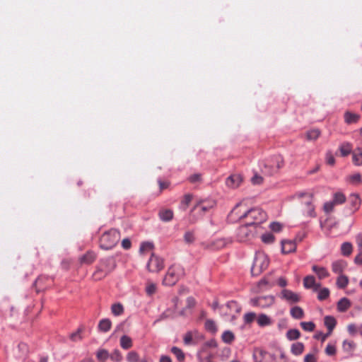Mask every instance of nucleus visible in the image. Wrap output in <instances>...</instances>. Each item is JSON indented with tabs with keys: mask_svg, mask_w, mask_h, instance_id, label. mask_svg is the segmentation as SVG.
Listing matches in <instances>:
<instances>
[{
	"mask_svg": "<svg viewBox=\"0 0 362 362\" xmlns=\"http://www.w3.org/2000/svg\"><path fill=\"white\" fill-rule=\"evenodd\" d=\"M164 267L163 259L152 254L147 264L149 272H158Z\"/></svg>",
	"mask_w": 362,
	"mask_h": 362,
	"instance_id": "obj_11",
	"label": "nucleus"
},
{
	"mask_svg": "<svg viewBox=\"0 0 362 362\" xmlns=\"http://www.w3.org/2000/svg\"><path fill=\"white\" fill-rule=\"evenodd\" d=\"M286 336L289 341H293L300 338V332L297 329H291L287 331Z\"/></svg>",
	"mask_w": 362,
	"mask_h": 362,
	"instance_id": "obj_38",
	"label": "nucleus"
},
{
	"mask_svg": "<svg viewBox=\"0 0 362 362\" xmlns=\"http://www.w3.org/2000/svg\"><path fill=\"white\" fill-rule=\"evenodd\" d=\"M284 165V161L281 156H274L266 160L261 167V172L267 176L274 175Z\"/></svg>",
	"mask_w": 362,
	"mask_h": 362,
	"instance_id": "obj_3",
	"label": "nucleus"
},
{
	"mask_svg": "<svg viewBox=\"0 0 362 362\" xmlns=\"http://www.w3.org/2000/svg\"><path fill=\"white\" fill-rule=\"evenodd\" d=\"M216 205V202L213 199L200 200L193 207L192 211L199 212V215L202 216L206 212L209 211Z\"/></svg>",
	"mask_w": 362,
	"mask_h": 362,
	"instance_id": "obj_10",
	"label": "nucleus"
},
{
	"mask_svg": "<svg viewBox=\"0 0 362 362\" xmlns=\"http://www.w3.org/2000/svg\"><path fill=\"white\" fill-rule=\"evenodd\" d=\"M312 270L317 274L319 279H323L329 276V273L327 269L322 267L313 265L312 267Z\"/></svg>",
	"mask_w": 362,
	"mask_h": 362,
	"instance_id": "obj_19",
	"label": "nucleus"
},
{
	"mask_svg": "<svg viewBox=\"0 0 362 362\" xmlns=\"http://www.w3.org/2000/svg\"><path fill=\"white\" fill-rule=\"evenodd\" d=\"M192 200V195L190 194H187L183 197L182 200L180 203V206L183 209V210H186L188 207L189 204Z\"/></svg>",
	"mask_w": 362,
	"mask_h": 362,
	"instance_id": "obj_47",
	"label": "nucleus"
},
{
	"mask_svg": "<svg viewBox=\"0 0 362 362\" xmlns=\"http://www.w3.org/2000/svg\"><path fill=\"white\" fill-rule=\"evenodd\" d=\"M195 240L194 233L193 231H187L184 235V240L187 244L192 243Z\"/></svg>",
	"mask_w": 362,
	"mask_h": 362,
	"instance_id": "obj_53",
	"label": "nucleus"
},
{
	"mask_svg": "<svg viewBox=\"0 0 362 362\" xmlns=\"http://www.w3.org/2000/svg\"><path fill=\"white\" fill-rule=\"evenodd\" d=\"M359 119V115L357 114L346 112L344 114V119L347 124L356 123Z\"/></svg>",
	"mask_w": 362,
	"mask_h": 362,
	"instance_id": "obj_39",
	"label": "nucleus"
},
{
	"mask_svg": "<svg viewBox=\"0 0 362 362\" xmlns=\"http://www.w3.org/2000/svg\"><path fill=\"white\" fill-rule=\"evenodd\" d=\"M156 291V286L154 284H153V283L148 284V285L146 286V291L148 295L151 296V295L154 294Z\"/></svg>",
	"mask_w": 362,
	"mask_h": 362,
	"instance_id": "obj_61",
	"label": "nucleus"
},
{
	"mask_svg": "<svg viewBox=\"0 0 362 362\" xmlns=\"http://www.w3.org/2000/svg\"><path fill=\"white\" fill-rule=\"evenodd\" d=\"M281 298L288 303L293 304L300 301L301 296L297 293H294L288 289H283L281 292Z\"/></svg>",
	"mask_w": 362,
	"mask_h": 362,
	"instance_id": "obj_12",
	"label": "nucleus"
},
{
	"mask_svg": "<svg viewBox=\"0 0 362 362\" xmlns=\"http://www.w3.org/2000/svg\"><path fill=\"white\" fill-rule=\"evenodd\" d=\"M110 358L112 361L115 362H120L122 359V356L120 351L117 349H115L113 353L110 356Z\"/></svg>",
	"mask_w": 362,
	"mask_h": 362,
	"instance_id": "obj_57",
	"label": "nucleus"
},
{
	"mask_svg": "<svg viewBox=\"0 0 362 362\" xmlns=\"http://www.w3.org/2000/svg\"><path fill=\"white\" fill-rule=\"evenodd\" d=\"M218 346L217 341L214 339H211L206 341L201 347V353H206L208 349L216 348Z\"/></svg>",
	"mask_w": 362,
	"mask_h": 362,
	"instance_id": "obj_36",
	"label": "nucleus"
},
{
	"mask_svg": "<svg viewBox=\"0 0 362 362\" xmlns=\"http://www.w3.org/2000/svg\"><path fill=\"white\" fill-rule=\"evenodd\" d=\"M347 267V263L344 260H337L332 264V270L334 273L342 274L343 272Z\"/></svg>",
	"mask_w": 362,
	"mask_h": 362,
	"instance_id": "obj_17",
	"label": "nucleus"
},
{
	"mask_svg": "<svg viewBox=\"0 0 362 362\" xmlns=\"http://www.w3.org/2000/svg\"><path fill=\"white\" fill-rule=\"evenodd\" d=\"M204 339V335L197 330L187 332L183 337V341L185 345L197 344Z\"/></svg>",
	"mask_w": 362,
	"mask_h": 362,
	"instance_id": "obj_8",
	"label": "nucleus"
},
{
	"mask_svg": "<svg viewBox=\"0 0 362 362\" xmlns=\"http://www.w3.org/2000/svg\"><path fill=\"white\" fill-rule=\"evenodd\" d=\"M352 161L356 165H362V148H357L352 153Z\"/></svg>",
	"mask_w": 362,
	"mask_h": 362,
	"instance_id": "obj_23",
	"label": "nucleus"
},
{
	"mask_svg": "<svg viewBox=\"0 0 362 362\" xmlns=\"http://www.w3.org/2000/svg\"><path fill=\"white\" fill-rule=\"evenodd\" d=\"M273 284L270 283L267 279H262L258 284V286L260 290H264L267 288H271Z\"/></svg>",
	"mask_w": 362,
	"mask_h": 362,
	"instance_id": "obj_56",
	"label": "nucleus"
},
{
	"mask_svg": "<svg viewBox=\"0 0 362 362\" xmlns=\"http://www.w3.org/2000/svg\"><path fill=\"white\" fill-rule=\"evenodd\" d=\"M261 238L264 243L267 244L272 243L274 240V236L272 233H265L262 235Z\"/></svg>",
	"mask_w": 362,
	"mask_h": 362,
	"instance_id": "obj_58",
	"label": "nucleus"
},
{
	"mask_svg": "<svg viewBox=\"0 0 362 362\" xmlns=\"http://www.w3.org/2000/svg\"><path fill=\"white\" fill-rule=\"evenodd\" d=\"M257 322L259 327L269 326L272 323L270 317L265 314H260L257 318Z\"/></svg>",
	"mask_w": 362,
	"mask_h": 362,
	"instance_id": "obj_26",
	"label": "nucleus"
},
{
	"mask_svg": "<svg viewBox=\"0 0 362 362\" xmlns=\"http://www.w3.org/2000/svg\"><path fill=\"white\" fill-rule=\"evenodd\" d=\"M158 216L163 221H170L173 218V211L170 209H163L159 211Z\"/></svg>",
	"mask_w": 362,
	"mask_h": 362,
	"instance_id": "obj_27",
	"label": "nucleus"
},
{
	"mask_svg": "<svg viewBox=\"0 0 362 362\" xmlns=\"http://www.w3.org/2000/svg\"><path fill=\"white\" fill-rule=\"evenodd\" d=\"M153 245L151 243H143L141 245V247H140V251L141 252H144V251H150L153 249Z\"/></svg>",
	"mask_w": 362,
	"mask_h": 362,
	"instance_id": "obj_62",
	"label": "nucleus"
},
{
	"mask_svg": "<svg viewBox=\"0 0 362 362\" xmlns=\"http://www.w3.org/2000/svg\"><path fill=\"white\" fill-rule=\"evenodd\" d=\"M336 205L332 200L325 202L323 206L325 212L327 214L332 212Z\"/></svg>",
	"mask_w": 362,
	"mask_h": 362,
	"instance_id": "obj_54",
	"label": "nucleus"
},
{
	"mask_svg": "<svg viewBox=\"0 0 362 362\" xmlns=\"http://www.w3.org/2000/svg\"><path fill=\"white\" fill-rule=\"evenodd\" d=\"M226 308L227 310L226 311V314L231 316L233 319L235 318V314L239 313L241 310V307L240 305L234 300H231L227 303L226 305Z\"/></svg>",
	"mask_w": 362,
	"mask_h": 362,
	"instance_id": "obj_13",
	"label": "nucleus"
},
{
	"mask_svg": "<svg viewBox=\"0 0 362 362\" xmlns=\"http://www.w3.org/2000/svg\"><path fill=\"white\" fill-rule=\"evenodd\" d=\"M356 347V343L352 340H344L342 343L343 351L350 355L353 354L354 351Z\"/></svg>",
	"mask_w": 362,
	"mask_h": 362,
	"instance_id": "obj_20",
	"label": "nucleus"
},
{
	"mask_svg": "<svg viewBox=\"0 0 362 362\" xmlns=\"http://www.w3.org/2000/svg\"><path fill=\"white\" fill-rule=\"evenodd\" d=\"M205 329L207 330V331H209L212 333H215L217 330V328H216V325L214 322V320H207L206 322H205Z\"/></svg>",
	"mask_w": 362,
	"mask_h": 362,
	"instance_id": "obj_49",
	"label": "nucleus"
},
{
	"mask_svg": "<svg viewBox=\"0 0 362 362\" xmlns=\"http://www.w3.org/2000/svg\"><path fill=\"white\" fill-rule=\"evenodd\" d=\"M274 303V297L272 296H259L250 300V304L254 307L266 308Z\"/></svg>",
	"mask_w": 362,
	"mask_h": 362,
	"instance_id": "obj_9",
	"label": "nucleus"
},
{
	"mask_svg": "<svg viewBox=\"0 0 362 362\" xmlns=\"http://www.w3.org/2000/svg\"><path fill=\"white\" fill-rule=\"evenodd\" d=\"M325 325L329 330V334H331L332 330L336 326L337 322L334 317L326 316L324 319Z\"/></svg>",
	"mask_w": 362,
	"mask_h": 362,
	"instance_id": "obj_30",
	"label": "nucleus"
},
{
	"mask_svg": "<svg viewBox=\"0 0 362 362\" xmlns=\"http://www.w3.org/2000/svg\"><path fill=\"white\" fill-rule=\"evenodd\" d=\"M320 135V132L319 129H314L308 131L306 133V138L308 140L310 141H315L316 140Z\"/></svg>",
	"mask_w": 362,
	"mask_h": 362,
	"instance_id": "obj_42",
	"label": "nucleus"
},
{
	"mask_svg": "<svg viewBox=\"0 0 362 362\" xmlns=\"http://www.w3.org/2000/svg\"><path fill=\"white\" fill-rule=\"evenodd\" d=\"M243 181L242 177L240 175H232L226 179V185L232 189L238 187Z\"/></svg>",
	"mask_w": 362,
	"mask_h": 362,
	"instance_id": "obj_14",
	"label": "nucleus"
},
{
	"mask_svg": "<svg viewBox=\"0 0 362 362\" xmlns=\"http://www.w3.org/2000/svg\"><path fill=\"white\" fill-rule=\"evenodd\" d=\"M119 239V232L116 229H110L100 237V246L104 250H110L117 244Z\"/></svg>",
	"mask_w": 362,
	"mask_h": 362,
	"instance_id": "obj_5",
	"label": "nucleus"
},
{
	"mask_svg": "<svg viewBox=\"0 0 362 362\" xmlns=\"http://www.w3.org/2000/svg\"><path fill=\"white\" fill-rule=\"evenodd\" d=\"M300 327L306 332H313L315 328V325L313 322H301Z\"/></svg>",
	"mask_w": 362,
	"mask_h": 362,
	"instance_id": "obj_48",
	"label": "nucleus"
},
{
	"mask_svg": "<svg viewBox=\"0 0 362 362\" xmlns=\"http://www.w3.org/2000/svg\"><path fill=\"white\" fill-rule=\"evenodd\" d=\"M222 340L226 344H230L233 341L235 336L230 331H225L221 336Z\"/></svg>",
	"mask_w": 362,
	"mask_h": 362,
	"instance_id": "obj_44",
	"label": "nucleus"
},
{
	"mask_svg": "<svg viewBox=\"0 0 362 362\" xmlns=\"http://www.w3.org/2000/svg\"><path fill=\"white\" fill-rule=\"evenodd\" d=\"M291 317L296 320H300L304 317L305 313L303 310L299 306H294L290 310Z\"/></svg>",
	"mask_w": 362,
	"mask_h": 362,
	"instance_id": "obj_25",
	"label": "nucleus"
},
{
	"mask_svg": "<svg viewBox=\"0 0 362 362\" xmlns=\"http://www.w3.org/2000/svg\"><path fill=\"white\" fill-rule=\"evenodd\" d=\"M303 286L306 288H313L315 291H317L320 288L321 284L316 283L315 277L310 275L304 278Z\"/></svg>",
	"mask_w": 362,
	"mask_h": 362,
	"instance_id": "obj_15",
	"label": "nucleus"
},
{
	"mask_svg": "<svg viewBox=\"0 0 362 362\" xmlns=\"http://www.w3.org/2000/svg\"><path fill=\"white\" fill-rule=\"evenodd\" d=\"M171 352L176 356L177 359L182 362L185 360V354L182 349L177 346H173L171 349Z\"/></svg>",
	"mask_w": 362,
	"mask_h": 362,
	"instance_id": "obj_43",
	"label": "nucleus"
},
{
	"mask_svg": "<svg viewBox=\"0 0 362 362\" xmlns=\"http://www.w3.org/2000/svg\"><path fill=\"white\" fill-rule=\"evenodd\" d=\"M197 357L199 362H212L211 355L206 353H201V351L197 354Z\"/></svg>",
	"mask_w": 362,
	"mask_h": 362,
	"instance_id": "obj_51",
	"label": "nucleus"
},
{
	"mask_svg": "<svg viewBox=\"0 0 362 362\" xmlns=\"http://www.w3.org/2000/svg\"><path fill=\"white\" fill-rule=\"evenodd\" d=\"M352 144L349 142H344L342 143L339 147V150L340 151V154L343 157H346L351 153L352 151Z\"/></svg>",
	"mask_w": 362,
	"mask_h": 362,
	"instance_id": "obj_22",
	"label": "nucleus"
},
{
	"mask_svg": "<svg viewBox=\"0 0 362 362\" xmlns=\"http://www.w3.org/2000/svg\"><path fill=\"white\" fill-rule=\"evenodd\" d=\"M358 253L354 258V263L357 265L362 266V250H358Z\"/></svg>",
	"mask_w": 362,
	"mask_h": 362,
	"instance_id": "obj_64",
	"label": "nucleus"
},
{
	"mask_svg": "<svg viewBox=\"0 0 362 362\" xmlns=\"http://www.w3.org/2000/svg\"><path fill=\"white\" fill-rule=\"evenodd\" d=\"M329 296V290L327 288H324L319 290L317 298L319 300H324L327 299Z\"/></svg>",
	"mask_w": 362,
	"mask_h": 362,
	"instance_id": "obj_52",
	"label": "nucleus"
},
{
	"mask_svg": "<svg viewBox=\"0 0 362 362\" xmlns=\"http://www.w3.org/2000/svg\"><path fill=\"white\" fill-rule=\"evenodd\" d=\"M326 163L329 165L335 164V159L331 151H327L325 155Z\"/></svg>",
	"mask_w": 362,
	"mask_h": 362,
	"instance_id": "obj_60",
	"label": "nucleus"
},
{
	"mask_svg": "<svg viewBox=\"0 0 362 362\" xmlns=\"http://www.w3.org/2000/svg\"><path fill=\"white\" fill-rule=\"evenodd\" d=\"M346 196L344 194H343L341 192H335L333 194V199L332 201L334 203H335L337 205L342 204L346 202Z\"/></svg>",
	"mask_w": 362,
	"mask_h": 362,
	"instance_id": "obj_40",
	"label": "nucleus"
},
{
	"mask_svg": "<svg viewBox=\"0 0 362 362\" xmlns=\"http://www.w3.org/2000/svg\"><path fill=\"white\" fill-rule=\"evenodd\" d=\"M52 282V279L47 276H40L38 277L35 284L37 287V291L40 290H44L47 288V286H49V284Z\"/></svg>",
	"mask_w": 362,
	"mask_h": 362,
	"instance_id": "obj_16",
	"label": "nucleus"
},
{
	"mask_svg": "<svg viewBox=\"0 0 362 362\" xmlns=\"http://www.w3.org/2000/svg\"><path fill=\"white\" fill-rule=\"evenodd\" d=\"M349 284V278L347 276L340 274L337 279L336 284L339 288H345Z\"/></svg>",
	"mask_w": 362,
	"mask_h": 362,
	"instance_id": "obj_33",
	"label": "nucleus"
},
{
	"mask_svg": "<svg viewBox=\"0 0 362 362\" xmlns=\"http://www.w3.org/2000/svg\"><path fill=\"white\" fill-rule=\"evenodd\" d=\"M296 248V244L293 240H282L281 241V250L284 254H288L294 252Z\"/></svg>",
	"mask_w": 362,
	"mask_h": 362,
	"instance_id": "obj_18",
	"label": "nucleus"
},
{
	"mask_svg": "<svg viewBox=\"0 0 362 362\" xmlns=\"http://www.w3.org/2000/svg\"><path fill=\"white\" fill-rule=\"evenodd\" d=\"M112 326V322L109 319H103L99 322L98 328L100 331L107 332Z\"/></svg>",
	"mask_w": 362,
	"mask_h": 362,
	"instance_id": "obj_34",
	"label": "nucleus"
},
{
	"mask_svg": "<svg viewBox=\"0 0 362 362\" xmlns=\"http://www.w3.org/2000/svg\"><path fill=\"white\" fill-rule=\"evenodd\" d=\"M353 251L352 244L349 242L344 243L341 246V252L344 256H349Z\"/></svg>",
	"mask_w": 362,
	"mask_h": 362,
	"instance_id": "obj_37",
	"label": "nucleus"
},
{
	"mask_svg": "<svg viewBox=\"0 0 362 362\" xmlns=\"http://www.w3.org/2000/svg\"><path fill=\"white\" fill-rule=\"evenodd\" d=\"M325 351L328 356H334L336 354L337 349L334 345L329 344L326 346Z\"/></svg>",
	"mask_w": 362,
	"mask_h": 362,
	"instance_id": "obj_59",
	"label": "nucleus"
},
{
	"mask_svg": "<svg viewBox=\"0 0 362 362\" xmlns=\"http://www.w3.org/2000/svg\"><path fill=\"white\" fill-rule=\"evenodd\" d=\"M82 332H83V329L78 328L75 332L72 333L70 335L71 340H72L73 341H77L81 340L82 339V337H81Z\"/></svg>",
	"mask_w": 362,
	"mask_h": 362,
	"instance_id": "obj_55",
	"label": "nucleus"
},
{
	"mask_svg": "<svg viewBox=\"0 0 362 362\" xmlns=\"http://www.w3.org/2000/svg\"><path fill=\"white\" fill-rule=\"evenodd\" d=\"M115 268V262L112 258H106L100 261L93 276L96 279H101Z\"/></svg>",
	"mask_w": 362,
	"mask_h": 362,
	"instance_id": "obj_6",
	"label": "nucleus"
},
{
	"mask_svg": "<svg viewBox=\"0 0 362 362\" xmlns=\"http://www.w3.org/2000/svg\"><path fill=\"white\" fill-rule=\"evenodd\" d=\"M230 242L228 238H218L214 241L213 245L216 249L220 250L230 243Z\"/></svg>",
	"mask_w": 362,
	"mask_h": 362,
	"instance_id": "obj_35",
	"label": "nucleus"
},
{
	"mask_svg": "<svg viewBox=\"0 0 362 362\" xmlns=\"http://www.w3.org/2000/svg\"><path fill=\"white\" fill-rule=\"evenodd\" d=\"M246 222H251L252 225L257 226L259 229H261L260 225L266 221L267 215L260 208H253L248 210L241 216Z\"/></svg>",
	"mask_w": 362,
	"mask_h": 362,
	"instance_id": "obj_1",
	"label": "nucleus"
},
{
	"mask_svg": "<svg viewBox=\"0 0 362 362\" xmlns=\"http://www.w3.org/2000/svg\"><path fill=\"white\" fill-rule=\"evenodd\" d=\"M291 351L293 355L299 356L304 351V345L302 342L294 343L291 346Z\"/></svg>",
	"mask_w": 362,
	"mask_h": 362,
	"instance_id": "obj_32",
	"label": "nucleus"
},
{
	"mask_svg": "<svg viewBox=\"0 0 362 362\" xmlns=\"http://www.w3.org/2000/svg\"><path fill=\"white\" fill-rule=\"evenodd\" d=\"M185 275V269L180 264H173L168 269L163 279V284L172 286L175 285Z\"/></svg>",
	"mask_w": 362,
	"mask_h": 362,
	"instance_id": "obj_4",
	"label": "nucleus"
},
{
	"mask_svg": "<svg viewBox=\"0 0 362 362\" xmlns=\"http://www.w3.org/2000/svg\"><path fill=\"white\" fill-rule=\"evenodd\" d=\"M96 357L100 362H105L109 357V353L105 349H99L96 354Z\"/></svg>",
	"mask_w": 362,
	"mask_h": 362,
	"instance_id": "obj_45",
	"label": "nucleus"
},
{
	"mask_svg": "<svg viewBox=\"0 0 362 362\" xmlns=\"http://www.w3.org/2000/svg\"><path fill=\"white\" fill-rule=\"evenodd\" d=\"M96 258V255L93 252H87L81 257V262L87 264L93 263Z\"/></svg>",
	"mask_w": 362,
	"mask_h": 362,
	"instance_id": "obj_31",
	"label": "nucleus"
},
{
	"mask_svg": "<svg viewBox=\"0 0 362 362\" xmlns=\"http://www.w3.org/2000/svg\"><path fill=\"white\" fill-rule=\"evenodd\" d=\"M313 199H308L307 202L304 203V214L310 217L315 216V207L312 204Z\"/></svg>",
	"mask_w": 362,
	"mask_h": 362,
	"instance_id": "obj_21",
	"label": "nucleus"
},
{
	"mask_svg": "<svg viewBox=\"0 0 362 362\" xmlns=\"http://www.w3.org/2000/svg\"><path fill=\"white\" fill-rule=\"evenodd\" d=\"M355 241L357 245L358 250H362V232L358 233L355 236Z\"/></svg>",
	"mask_w": 362,
	"mask_h": 362,
	"instance_id": "obj_63",
	"label": "nucleus"
},
{
	"mask_svg": "<svg viewBox=\"0 0 362 362\" xmlns=\"http://www.w3.org/2000/svg\"><path fill=\"white\" fill-rule=\"evenodd\" d=\"M112 313L115 316H119L124 313V306L118 303L112 305L111 307Z\"/></svg>",
	"mask_w": 362,
	"mask_h": 362,
	"instance_id": "obj_41",
	"label": "nucleus"
},
{
	"mask_svg": "<svg viewBox=\"0 0 362 362\" xmlns=\"http://www.w3.org/2000/svg\"><path fill=\"white\" fill-rule=\"evenodd\" d=\"M351 302L347 298H342L337 303V310L339 312H346L351 307Z\"/></svg>",
	"mask_w": 362,
	"mask_h": 362,
	"instance_id": "obj_24",
	"label": "nucleus"
},
{
	"mask_svg": "<svg viewBox=\"0 0 362 362\" xmlns=\"http://www.w3.org/2000/svg\"><path fill=\"white\" fill-rule=\"evenodd\" d=\"M349 202L354 211L358 209L361 201L358 194H351L349 197Z\"/></svg>",
	"mask_w": 362,
	"mask_h": 362,
	"instance_id": "obj_29",
	"label": "nucleus"
},
{
	"mask_svg": "<svg viewBox=\"0 0 362 362\" xmlns=\"http://www.w3.org/2000/svg\"><path fill=\"white\" fill-rule=\"evenodd\" d=\"M269 266V259L267 256L262 252L257 253L251 268V273L254 276H257L265 270Z\"/></svg>",
	"mask_w": 362,
	"mask_h": 362,
	"instance_id": "obj_7",
	"label": "nucleus"
},
{
	"mask_svg": "<svg viewBox=\"0 0 362 362\" xmlns=\"http://www.w3.org/2000/svg\"><path fill=\"white\" fill-rule=\"evenodd\" d=\"M259 230L260 229L257 226L252 225L251 222H246L245 221V223L241 225L237 230V238L240 242L249 241L253 239Z\"/></svg>",
	"mask_w": 362,
	"mask_h": 362,
	"instance_id": "obj_2",
	"label": "nucleus"
},
{
	"mask_svg": "<svg viewBox=\"0 0 362 362\" xmlns=\"http://www.w3.org/2000/svg\"><path fill=\"white\" fill-rule=\"evenodd\" d=\"M120 346L123 349H129L132 347L133 343L132 339L127 335L121 337L119 340Z\"/></svg>",
	"mask_w": 362,
	"mask_h": 362,
	"instance_id": "obj_28",
	"label": "nucleus"
},
{
	"mask_svg": "<svg viewBox=\"0 0 362 362\" xmlns=\"http://www.w3.org/2000/svg\"><path fill=\"white\" fill-rule=\"evenodd\" d=\"M139 354L135 351H129L126 356L127 362H139Z\"/></svg>",
	"mask_w": 362,
	"mask_h": 362,
	"instance_id": "obj_46",
	"label": "nucleus"
},
{
	"mask_svg": "<svg viewBox=\"0 0 362 362\" xmlns=\"http://www.w3.org/2000/svg\"><path fill=\"white\" fill-rule=\"evenodd\" d=\"M257 317V315L253 312H249L244 315L243 320L245 324L252 323Z\"/></svg>",
	"mask_w": 362,
	"mask_h": 362,
	"instance_id": "obj_50",
	"label": "nucleus"
}]
</instances>
